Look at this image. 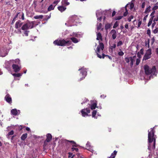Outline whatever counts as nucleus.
<instances>
[{
	"mask_svg": "<svg viewBox=\"0 0 158 158\" xmlns=\"http://www.w3.org/2000/svg\"><path fill=\"white\" fill-rule=\"evenodd\" d=\"M154 128H152L148 131V149L150 151L155 148L156 136L154 135Z\"/></svg>",
	"mask_w": 158,
	"mask_h": 158,
	"instance_id": "f257e3e1",
	"label": "nucleus"
},
{
	"mask_svg": "<svg viewBox=\"0 0 158 158\" xmlns=\"http://www.w3.org/2000/svg\"><path fill=\"white\" fill-rule=\"evenodd\" d=\"M104 45L103 43H102L100 42L99 45L96 49V51L97 55L98 57L99 58H101L102 57V56L100 55V54H102V58H104V56H105V55L103 53V50L104 49ZM106 56L108 57V58L110 60H112V58L111 56L108 55H106Z\"/></svg>",
	"mask_w": 158,
	"mask_h": 158,
	"instance_id": "f03ea898",
	"label": "nucleus"
},
{
	"mask_svg": "<svg viewBox=\"0 0 158 158\" xmlns=\"http://www.w3.org/2000/svg\"><path fill=\"white\" fill-rule=\"evenodd\" d=\"M79 22L78 17L76 15H73L70 17L68 20L65 23V25L68 26H72L77 25Z\"/></svg>",
	"mask_w": 158,
	"mask_h": 158,
	"instance_id": "7ed1b4c3",
	"label": "nucleus"
},
{
	"mask_svg": "<svg viewBox=\"0 0 158 158\" xmlns=\"http://www.w3.org/2000/svg\"><path fill=\"white\" fill-rule=\"evenodd\" d=\"M144 69L146 74L147 75H151L150 79L152 77V78L153 76H156V68L155 66H153L152 68H149L147 65H145Z\"/></svg>",
	"mask_w": 158,
	"mask_h": 158,
	"instance_id": "20e7f679",
	"label": "nucleus"
},
{
	"mask_svg": "<svg viewBox=\"0 0 158 158\" xmlns=\"http://www.w3.org/2000/svg\"><path fill=\"white\" fill-rule=\"evenodd\" d=\"M83 33L81 32H73L71 35L73 37L71 38V40L74 43H77L79 42V40L75 38V37L77 38L82 37L83 35Z\"/></svg>",
	"mask_w": 158,
	"mask_h": 158,
	"instance_id": "39448f33",
	"label": "nucleus"
},
{
	"mask_svg": "<svg viewBox=\"0 0 158 158\" xmlns=\"http://www.w3.org/2000/svg\"><path fill=\"white\" fill-rule=\"evenodd\" d=\"M20 60L19 59H16L15 60H10L9 61H6L5 64V67L6 69L9 71L11 65L13 63L19 64Z\"/></svg>",
	"mask_w": 158,
	"mask_h": 158,
	"instance_id": "423d86ee",
	"label": "nucleus"
},
{
	"mask_svg": "<svg viewBox=\"0 0 158 158\" xmlns=\"http://www.w3.org/2000/svg\"><path fill=\"white\" fill-rule=\"evenodd\" d=\"M71 42L70 41L65 40H56L53 42L54 44L55 45L58 46H65L67 44H71Z\"/></svg>",
	"mask_w": 158,
	"mask_h": 158,
	"instance_id": "0eeeda50",
	"label": "nucleus"
},
{
	"mask_svg": "<svg viewBox=\"0 0 158 158\" xmlns=\"http://www.w3.org/2000/svg\"><path fill=\"white\" fill-rule=\"evenodd\" d=\"M35 22H28L26 24H24L22 27V30H26L32 28L35 25Z\"/></svg>",
	"mask_w": 158,
	"mask_h": 158,
	"instance_id": "6e6552de",
	"label": "nucleus"
},
{
	"mask_svg": "<svg viewBox=\"0 0 158 158\" xmlns=\"http://www.w3.org/2000/svg\"><path fill=\"white\" fill-rule=\"evenodd\" d=\"M78 71H80V76L82 77L80 79V80L81 81L86 76L87 74V69L86 68H85L84 67H83L81 68H80L78 69Z\"/></svg>",
	"mask_w": 158,
	"mask_h": 158,
	"instance_id": "1a4fd4ad",
	"label": "nucleus"
},
{
	"mask_svg": "<svg viewBox=\"0 0 158 158\" xmlns=\"http://www.w3.org/2000/svg\"><path fill=\"white\" fill-rule=\"evenodd\" d=\"M152 53V50L150 49H148L143 57V60H146L150 59Z\"/></svg>",
	"mask_w": 158,
	"mask_h": 158,
	"instance_id": "9d476101",
	"label": "nucleus"
},
{
	"mask_svg": "<svg viewBox=\"0 0 158 158\" xmlns=\"http://www.w3.org/2000/svg\"><path fill=\"white\" fill-rule=\"evenodd\" d=\"M81 112L82 116L85 117L89 116L88 114L90 113V110L89 108H87L81 110Z\"/></svg>",
	"mask_w": 158,
	"mask_h": 158,
	"instance_id": "9b49d317",
	"label": "nucleus"
},
{
	"mask_svg": "<svg viewBox=\"0 0 158 158\" xmlns=\"http://www.w3.org/2000/svg\"><path fill=\"white\" fill-rule=\"evenodd\" d=\"M109 44L110 47L109 48V51L111 53H113L114 50V49L116 47V44L115 43L111 41H110L109 42Z\"/></svg>",
	"mask_w": 158,
	"mask_h": 158,
	"instance_id": "f8f14e48",
	"label": "nucleus"
},
{
	"mask_svg": "<svg viewBox=\"0 0 158 158\" xmlns=\"http://www.w3.org/2000/svg\"><path fill=\"white\" fill-rule=\"evenodd\" d=\"M47 138L44 142V146H46L48 144V143L50 142L52 139V135L50 134H48L46 135Z\"/></svg>",
	"mask_w": 158,
	"mask_h": 158,
	"instance_id": "ddd939ff",
	"label": "nucleus"
},
{
	"mask_svg": "<svg viewBox=\"0 0 158 158\" xmlns=\"http://www.w3.org/2000/svg\"><path fill=\"white\" fill-rule=\"evenodd\" d=\"M19 64H19L13 63L12 65V69L15 72H18L20 70L21 68L17 65Z\"/></svg>",
	"mask_w": 158,
	"mask_h": 158,
	"instance_id": "4468645a",
	"label": "nucleus"
},
{
	"mask_svg": "<svg viewBox=\"0 0 158 158\" xmlns=\"http://www.w3.org/2000/svg\"><path fill=\"white\" fill-rule=\"evenodd\" d=\"M97 101L96 100L91 101V104L89 106L91 110H94L95 109L96 107L98 108V107H97Z\"/></svg>",
	"mask_w": 158,
	"mask_h": 158,
	"instance_id": "2eb2a0df",
	"label": "nucleus"
},
{
	"mask_svg": "<svg viewBox=\"0 0 158 158\" xmlns=\"http://www.w3.org/2000/svg\"><path fill=\"white\" fill-rule=\"evenodd\" d=\"M20 113V110H17L16 109H13L11 110V114L15 116L19 114Z\"/></svg>",
	"mask_w": 158,
	"mask_h": 158,
	"instance_id": "dca6fc26",
	"label": "nucleus"
},
{
	"mask_svg": "<svg viewBox=\"0 0 158 158\" xmlns=\"http://www.w3.org/2000/svg\"><path fill=\"white\" fill-rule=\"evenodd\" d=\"M69 142L72 143V144H73L72 145L73 147L71 148L72 151H75L76 152H78V149L77 148H75L73 147H77V145L76 144V143L74 141H70Z\"/></svg>",
	"mask_w": 158,
	"mask_h": 158,
	"instance_id": "f3484780",
	"label": "nucleus"
},
{
	"mask_svg": "<svg viewBox=\"0 0 158 158\" xmlns=\"http://www.w3.org/2000/svg\"><path fill=\"white\" fill-rule=\"evenodd\" d=\"M8 51L7 50H2L0 53V56L4 57L6 56L8 54Z\"/></svg>",
	"mask_w": 158,
	"mask_h": 158,
	"instance_id": "a211bd4d",
	"label": "nucleus"
},
{
	"mask_svg": "<svg viewBox=\"0 0 158 158\" xmlns=\"http://www.w3.org/2000/svg\"><path fill=\"white\" fill-rule=\"evenodd\" d=\"M5 99L8 103H10L12 102V99L9 94H6L5 97Z\"/></svg>",
	"mask_w": 158,
	"mask_h": 158,
	"instance_id": "6ab92c4d",
	"label": "nucleus"
},
{
	"mask_svg": "<svg viewBox=\"0 0 158 158\" xmlns=\"http://www.w3.org/2000/svg\"><path fill=\"white\" fill-rule=\"evenodd\" d=\"M86 147L87 148V149L90 152H94V151L92 147L90 145V143L89 142H88L86 144Z\"/></svg>",
	"mask_w": 158,
	"mask_h": 158,
	"instance_id": "aec40b11",
	"label": "nucleus"
},
{
	"mask_svg": "<svg viewBox=\"0 0 158 158\" xmlns=\"http://www.w3.org/2000/svg\"><path fill=\"white\" fill-rule=\"evenodd\" d=\"M111 33L112 35V37L113 39H115L117 36L116 35V31L114 29H113L111 30Z\"/></svg>",
	"mask_w": 158,
	"mask_h": 158,
	"instance_id": "412c9836",
	"label": "nucleus"
},
{
	"mask_svg": "<svg viewBox=\"0 0 158 158\" xmlns=\"http://www.w3.org/2000/svg\"><path fill=\"white\" fill-rule=\"evenodd\" d=\"M22 24V23L20 21H19L16 23L15 27L16 29H18L21 27Z\"/></svg>",
	"mask_w": 158,
	"mask_h": 158,
	"instance_id": "4be33fe9",
	"label": "nucleus"
},
{
	"mask_svg": "<svg viewBox=\"0 0 158 158\" xmlns=\"http://www.w3.org/2000/svg\"><path fill=\"white\" fill-rule=\"evenodd\" d=\"M136 59V56H134L132 57H130V61H131V66H132L133 65V63L135 62V60Z\"/></svg>",
	"mask_w": 158,
	"mask_h": 158,
	"instance_id": "5701e85b",
	"label": "nucleus"
},
{
	"mask_svg": "<svg viewBox=\"0 0 158 158\" xmlns=\"http://www.w3.org/2000/svg\"><path fill=\"white\" fill-rule=\"evenodd\" d=\"M57 8L60 11L62 12L66 9V8L62 6H58Z\"/></svg>",
	"mask_w": 158,
	"mask_h": 158,
	"instance_id": "b1692460",
	"label": "nucleus"
},
{
	"mask_svg": "<svg viewBox=\"0 0 158 158\" xmlns=\"http://www.w3.org/2000/svg\"><path fill=\"white\" fill-rule=\"evenodd\" d=\"M155 40V39L154 37H152V39L150 40H148V47L149 48V43H151V45H152L154 43Z\"/></svg>",
	"mask_w": 158,
	"mask_h": 158,
	"instance_id": "393cba45",
	"label": "nucleus"
},
{
	"mask_svg": "<svg viewBox=\"0 0 158 158\" xmlns=\"http://www.w3.org/2000/svg\"><path fill=\"white\" fill-rule=\"evenodd\" d=\"M134 6V5L133 3L131 2L130 4H127L125 6V7L127 8V7H129L130 8V9L131 10L132 9Z\"/></svg>",
	"mask_w": 158,
	"mask_h": 158,
	"instance_id": "a878e982",
	"label": "nucleus"
},
{
	"mask_svg": "<svg viewBox=\"0 0 158 158\" xmlns=\"http://www.w3.org/2000/svg\"><path fill=\"white\" fill-rule=\"evenodd\" d=\"M100 13L98 11L96 12V15L98 18L97 19L98 20H100V21L101 19H102L101 16H100Z\"/></svg>",
	"mask_w": 158,
	"mask_h": 158,
	"instance_id": "bb28decb",
	"label": "nucleus"
},
{
	"mask_svg": "<svg viewBox=\"0 0 158 158\" xmlns=\"http://www.w3.org/2000/svg\"><path fill=\"white\" fill-rule=\"evenodd\" d=\"M117 153V152L116 151H114V152L111 154V156L108 157V158H114L115 156Z\"/></svg>",
	"mask_w": 158,
	"mask_h": 158,
	"instance_id": "cd10ccee",
	"label": "nucleus"
},
{
	"mask_svg": "<svg viewBox=\"0 0 158 158\" xmlns=\"http://www.w3.org/2000/svg\"><path fill=\"white\" fill-rule=\"evenodd\" d=\"M97 40H102V36L101 34L98 32L97 34Z\"/></svg>",
	"mask_w": 158,
	"mask_h": 158,
	"instance_id": "c85d7f7f",
	"label": "nucleus"
},
{
	"mask_svg": "<svg viewBox=\"0 0 158 158\" xmlns=\"http://www.w3.org/2000/svg\"><path fill=\"white\" fill-rule=\"evenodd\" d=\"M55 7V6H54L52 4L48 8V11H50L52 10H53L54 9Z\"/></svg>",
	"mask_w": 158,
	"mask_h": 158,
	"instance_id": "c756f323",
	"label": "nucleus"
},
{
	"mask_svg": "<svg viewBox=\"0 0 158 158\" xmlns=\"http://www.w3.org/2000/svg\"><path fill=\"white\" fill-rule=\"evenodd\" d=\"M11 73L15 77H19L22 76V73Z\"/></svg>",
	"mask_w": 158,
	"mask_h": 158,
	"instance_id": "7c9ffc66",
	"label": "nucleus"
},
{
	"mask_svg": "<svg viewBox=\"0 0 158 158\" xmlns=\"http://www.w3.org/2000/svg\"><path fill=\"white\" fill-rule=\"evenodd\" d=\"M27 134L25 133L23 134L21 137V139L23 140H24L27 137Z\"/></svg>",
	"mask_w": 158,
	"mask_h": 158,
	"instance_id": "2f4dec72",
	"label": "nucleus"
},
{
	"mask_svg": "<svg viewBox=\"0 0 158 158\" xmlns=\"http://www.w3.org/2000/svg\"><path fill=\"white\" fill-rule=\"evenodd\" d=\"M67 1L68 0H62V3L63 5H68L69 4V3Z\"/></svg>",
	"mask_w": 158,
	"mask_h": 158,
	"instance_id": "473e14b6",
	"label": "nucleus"
},
{
	"mask_svg": "<svg viewBox=\"0 0 158 158\" xmlns=\"http://www.w3.org/2000/svg\"><path fill=\"white\" fill-rule=\"evenodd\" d=\"M97 113V111L96 110H93L92 113V116L93 118H97V117L95 116Z\"/></svg>",
	"mask_w": 158,
	"mask_h": 158,
	"instance_id": "72a5a7b5",
	"label": "nucleus"
},
{
	"mask_svg": "<svg viewBox=\"0 0 158 158\" xmlns=\"http://www.w3.org/2000/svg\"><path fill=\"white\" fill-rule=\"evenodd\" d=\"M43 15H36L34 16V18L35 19H42L43 18Z\"/></svg>",
	"mask_w": 158,
	"mask_h": 158,
	"instance_id": "f704fd0d",
	"label": "nucleus"
},
{
	"mask_svg": "<svg viewBox=\"0 0 158 158\" xmlns=\"http://www.w3.org/2000/svg\"><path fill=\"white\" fill-rule=\"evenodd\" d=\"M142 23V20L140 19H139L138 20V23H137V27L139 28L140 27V25Z\"/></svg>",
	"mask_w": 158,
	"mask_h": 158,
	"instance_id": "c9c22d12",
	"label": "nucleus"
},
{
	"mask_svg": "<svg viewBox=\"0 0 158 158\" xmlns=\"http://www.w3.org/2000/svg\"><path fill=\"white\" fill-rule=\"evenodd\" d=\"M153 20V19L152 18H151L150 19L149 21V22L148 24V27H149L150 26V25L152 24V22Z\"/></svg>",
	"mask_w": 158,
	"mask_h": 158,
	"instance_id": "e433bc0d",
	"label": "nucleus"
},
{
	"mask_svg": "<svg viewBox=\"0 0 158 158\" xmlns=\"http://www.w3.org/2000/svg\"><path fill=\"white\" fill-rule=\"evenodd\" d=\"M14 134V131L13 130L11 131H10L9 132L7 135V137L8 139L9 138V136L10 135H12Z\"/></svg>",
	"mask_w": 158,
	"mask_h": 158,
	"instance_id": "4c0bfd02",
	"label": "nucleus"
},
{
	"mask_svg": "<svg viewBox=\"0 0 158 158\" xmlns=\"http://www.w3.org/2000/svg\"><path fill=\"white\" fill-rule=\"evenodd\" d=\"M60 0H56L55 1L53 2V4L54 5H53L55 6L60 2Z\"/></svg>",
	"mask_w": 158,
	"mask_h": 158,
	"instance_id": "58836bf2",
	"label": "nucleus"
},
{
	"mask_svg": "<svg viewBox=\"0 0 158 158\" xmlns=\"http://www.w3.org/2000/svg\"><path fill=\"white\" fill-rule=\"evenodd\" d=\"M123 9H125V12L123 14V15L124 16H125L127 15V14H128V11L127 10V8L126 7H125V8H123Z\"/></svg>",
	"mask_w": 158,
	"mask_h": 158,
	"instance_id": "ea45409f",
	"label": "nucleus"
},
{
	"mask_svg": "<svg viewBox=\"0 0 158 158\" xmlns=\"http://www.w3.org/2000/svg\"><path fill=\"white\" fill-rule=\"evenodd\" d=\"M118 25V23L117 21H116L114 24V25L113 26V28H115L117 27Z\"/></svg>",
	"mask_w": 158,
	"mask_h": 158,
	"instance_id": "a19ab883",
	"label": "nucleus"
},
{
	"mask_svg": "<svg viewBox=\"0 0 158 158\" xmlns=\"http://www.w3.org/2000/svg\"><path fill=\"white\" fill-rule=\"evenodd\" d=\"M110 26H111L110 24H106L105 25V29H107L109 28L110 27Z\"/></svg>",
	"mask_w": 158,
	"mask_h": 158,
	"instance_id": "79ce46f5",
	"label": "nucleus"
},
{
	"mask_svg": "<svg viewBox=\"0 0 158 158\" xmlns=\"http://www.w3.org/2000/svg\"><path fill=\"white\" fill-rule=\"evenodd\" d=\"M125 61L127 63H129L130 61V57H126L125 59Z\"/></svg>",
	"mask_w": 158,
	"mask_h": 158,
	"instance_id": "37998d69",
	"label": "nucleus"
},
{
	"mask_svg": "<svg viewBox=\"0 0 158 158\" xmlns=\"http://www.w3.org/2000/svg\"><path fill=\"white\" fill-rule=\"evenodd\" d=\"M102 27V24L101 23H99L98 24H97V28L98 30H100Z\"/></svg>",
	"mask_w": 158,
	"mask_h": 158,
	"instance_id": "c03bdc74",
	"label": "nucleus"
},
{
	"mask_svg": "<svg viewBox=\"0 0 158 158\" xmlns=\"http://www.w3.org/2000/svg\"><path fill=\"white\" fill-rule=\"evenodd\" d=\"M153 20V22L157 21H158V15H157L156 16H155Z\"/></svg>",
	"mask_w": 158,
	"mask_h": 158,
	"instance_id": "a18cd8bd",
	"label": "nucleus"
},
{
	"mask_svg": "<svg viewBox=\"0 0 158 158\" xmlns=\"http://www.w3.org/2000/svg\"><path fill=\"white\" fill-rule=\"evenodd\" d=\"M123 17V16H118L116 17L115 18V19L116 20H120Z\"/></svg>",
	"mask_w": 158,
	"mask_h": 158,
	"instance_id": "49530a36",
	"label": "nucleus"
},
{
	"mask_svg": "<svg viewBox=\"0 0 158 158\" xmlns=\"http://www.w3.org/2000/svg\"><path fill=\"white\" fill-rule=\"evenodd\" d=\"M134 16L133 15H131L128 18V20L129 22H130L131 21V20L133 19Z\"/></svg>",
	"mask_w": 158,
	"mask_h": 158,
	"instance_id": "de8ad7c7",
	"label": "nucleus"
},
{
	"mask_svg": "<svg viewBox=\"0 0 158 158\" xmlns=\"http://www.w3.org/2000/svg\"><path fill=\"white\" fill-rule=\"evenodd\" d=\"M118 54L119 56H123L124 55V53L122 51H120L118 52Z\"/></svg>",
	"mask_w": 158,
	"mask_h": 158,
	"instance_id": "09e8293b",
	"label": "nucleus"
},
{
	"mask_svg": "<svg viewBox=\"0 0 158 158\" xmlns=\"http://www.w3.org/2000/svg\"><path fill=\"white\" fill-rule=\"evenodd\" d=\"M123 44V42L121 41H119L117 43V46H119Z\"/></svg>",
	"mask_w": 158,
	"mask_h": 158,
	"instance_id": "8fccbe9b",
	"label": "nucleus"
},
{
	"mask_svg": "<svg viewBox=\"0 0 158 158\" xmlns=\"http://www.w3.org/2000/svg\"><path fill=\"white\" fill-rule=\"evenodd\" d=\"M138 52L139 53V54H140L141 55H143V48H142L140 50L139 52Z\"/></svg>",
	"mask_w": 158,
	"mask_h": 158,
	"instance_id": "3c124183",
	"label": "nucleus"
},
{
	"mask_svg": "<svg viewBox=\"0 0 158 158\" xmlns=\"http://www.w3.org/2000/svg\"><path fill=\"white\" fill-rule=\"evenodd\" d=\"M136 64L137 65H138L139 64V62H140V60H139V59H136Z\"/></svg>",
	"mask_w": 158,
	"mask_h": 158,
	"instance_id": "603ef678",
	"label": "nucleus"
},
{
	"mask_svg": "<svg viewBox=\"0 0 158 158\" xmlns=\"http://www.w3.org/2000/svg\"><path fill=\"white\" fill-rule=\"evenodd\" d=\"M88 101V100L86 98H84V101L82 102H81V104H83V103H84L87 102V101Z\"/></svg>",
	"mask_w": 158,
	"mask_h": 158,
	"instance_id": "864d4df0",
	"label": "nucleus"
},
{
	"mask_svg": "<svg viewBox=\"0 0 158 158\" xmlns=\"http://www.w3.org/2000/svg\"><path fill=\"white\" fill-rule=\"evenodd\" d=\"M155 13V11H154L152 12V13L151 14V16H152L151 18H153L155 16H154V14Z\"/></svg>",
	"mask_w": 158,
	"mask_h": 158,
	"instance_id": "5fc2aeb1",
	"label": "nucleus"
},
{
	"mask_svg": "<svg viewBox=\"0 0 158 158\" xmlns=\"http://www.w3.org/2000/svg\"><path fill=\"white\" fill-rule=\"evenodd\" d=\"M153 32L155 34L158 33V28L155 29L153 31Z\"/></svg>",
	"mask_w": 158,
	"mask_h": 158,
	"instance_id": "6e6d98bb",
	"label": "nucleus"
},
{
	"mask_svg": "<svg viewBox=\"0 0 158 158\" xmlns=\"http://www.w3.org/2000/svg\"><path fill=\"white\" fill-rule=\"evenodd\" d=\"M148 15H147L146 16H145L143 19V21L144 22H145L147 18Z\"/></svg>",
	"mask_w": 158,
	"mask_h": 158,
	"instance_id": "4d7b16f0",
	"label": "nucleus"
},
{
	"mask_svg": "<svg viewBox=\"0 0 158 158\" xmlns=\"http://www.w3.org/2000/svg\"><path fill=\"white\" fill-rule=\"evenodd\" d=\"M145 2H143L142 5H141V7L142 8H144L145 6Z\"/></svg>",
	"mask_w": 158,
	"mask_h": 158,
	"instance_id": "13d9d810",
	"label": "nucleus"
},
{
	"mask_svg": "<svg viewBox=\"0 0 158 158\" xmlns=\"http://www.w3.org/2000/svg\"><path fill=\"white\" fill-rule=\"evenodd\" d=\"M29 32V31H26L24 32V34L26 36H27L28 35V33Z\"/></svg>",
	"mask_w": 158,
	"mask_h": 158,
	"instance_id": "bf43d9fd",
	"label": "nucleus"
},
{
	"mask_svg": "<svg viewBox=\"0 0 158 158\" xmlns=\"http://www.w3.org/2000/svg\"><path fill=\"white\" fill-rule=\"evenodd\" d=\"M17 17V15H16L14 18L13 19L12 22V24H13L15 21V19Z\"/></svg>",
	"mask_w": 158,
	"mask_h": 158,
	"instance_id": "052dcab7",
	"label": "nucleus"
},
{
	"mask_svg": "<svg viewBox=\"0 0 158 158\" xmlns=\"http://www.w3.org/2000/svg\"><path fill=\"white\" fill-rule=\"evenodd\" d=\"M158 8V6H154V7L153 8V9L154 10H156Z\"/></svg>",
	"mask_w": 158,
	"mask_h": 158,
	"instance_id": "680f3d73",
	"label": "nucleus"
},
{
	"mask_svg": "<svg viewBox=\"0 0 158 158\" xmlns=\"http://www.w3.org/2000/svg\"><path fill=\"white\" fill-rule=\"evenodd\" d=\"M125 27L126 29H128L129 27L128 24V23H126L125 26Z\"/></svg>",
	"mask_w": 158,
	"mask_h": 158,
	"instance_id": "e2e57ef3",
	"label": "nucleus"
},
{
	"mask_svg": "<svg viewBox=\"0 0 158 158\" xmlns=\"http://www.w3.org/2000/svg\"><path fill=\"white\" fill-rule=\"evenodd\" d=\"M21 15H22V17H21V18L22 19H23V20H24V14L23 13H22V14H21Z\"/></svg>",
	"mask_w": 158,
	"mask_h": 158,
	"instance_id": "0e129e2a",
	"label": "nucleus"
},
{
	"mask_svg": "<svg viewBox=\"0 0 158 158\" xmlns=\"http://www.w3.org/2000/svg\"><path fill=\"white\" fill-rule=\"evenodd\" d=\"M150 6H149L148 7L146 10H145V11L146 12H147L148 10H149L150 9Z\"/></svg>",
	"mask_w": 158,
	"mask_h": 158,
	"instance_id": "69168bd1",
	"label": "nucleus"
},
{
	"mask_svg": "<svg viewBox=\"0 0 158 158\" xmlns=\"http://www.w3.org/2000/svg\"><path fill=\"white\" fill-rule=\"evenodd\" d=\"M141 54H139V53H137V55H138V57L139 58H140V57H141Z\"/></svg>",
	"mask_w": 158,
	"mask_h": 158,
	"instance_id": "338daca9",
	"label": "nucleus"
},
{
	"mask_svg": "<svg viewBox=\"0 0 158 158\" xmlns=\"http://www.w3.org/2000/svg\"><path fill=\"white\" fill-rule=\"evenodd\" d=\"M115 13L116 12L114 11H113L112 13V16H114L115 15Z\"/></svg>",
	"mask_w": 158,
	"mask_h": 158,
	"instance_id": "774afa93",
	"label": "nucleus"
}]
</instances>
